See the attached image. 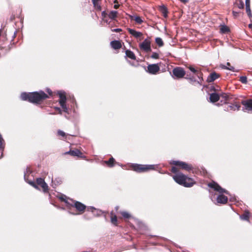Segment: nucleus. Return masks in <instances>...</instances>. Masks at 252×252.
<instances>
[{"instance_id": "nucleus-1", "label": "nucleus", "mask_w": 252, "mask_h": 252, "mask_svg": "<svg viewBox=\"0 0 252 252\" xmlns=\"http://www.w3.org/2000/svg\"><path fill=\"white\" fill-rule=\"evenodd\" d=\"M21 98L23 100H29L32 103H38L48 97L44 92H33L31 93H23L21 94Z\"/></svg>"}, {"instance_id": "nucleus-2", "label": "nucleus", "mask_w": 252, "mask_h": 252, "mask_svg": "<svg viewBox=\"0 0 252 252\" xmlns=\"http://www.w3.org/2000/svg\"><path fill=\"white\" fill-rule=\"evenodd\" d=\"M173 178L177 183L185 187H191L195 184L192 179L181 172L175 174L173 176Z\"/></svg>"}, {"instance_id": "nucleus-3", "label": "nucleus", "mask_w": 252, "mask_h": 252, "mask_svg": "<svg viewBox=\"0 0 252 252\" xmlns=\"http://www.w3.org/2000/svg\"><path fill=\"white\" fill-rule=\"evenodd\" d=\"M131 167L134 171L137 172H145L155 169L154 165L132 164Z\"/></svg>"}, {"instance_id": "nucleus-4", "label": "nucleus", "mask_w": 252, "mask_h": 252, "mask_svg": "<svg viewBox=\"0 0 252 252\" xmlns=\"http://www.w3.org/2000/svg\"><path fill=\"white\" fill-rule=\"evenodd\" d=\"M29 184L37 189H38V187H40L44 192H46L48 190V186L42 178H37L36 184L33 182H30Z\"/></svg>"}, {"instance_id": "nucleus-5", "label": "nucleus", "mask_w": 252, "mask_h": 252, "mask_svg": "<svg viewBox=\"0 0 252 252\" xmlns=\"http://www.w3.org/2000/svg\"><path fill=\"white\" fill-rule=\"evenodd\" d=\"M58 94L60 97L59 102L63 109V111L66 113L69 114L68 108L65 104L66 98L65 93L64 92L60 91L58 92Z\"/></svg>"}, {"instance_id": "nucleus-6", "label": "nucleus", "mask_w": 252, "mask_h": 252, "mask_svg": "<svg viewBox=\"0 0 252 252\" xmlns=\"http://www.w3.org/2000/svg\"><path fill=\"white\" fill-rule=\"evenodd\" d=\"M140 48L146 52L151 51V41L148 38L145 39L139 45Z\"/></svg>"}, {"instance_id": "nucleus-7", "label": "nucleus", "mask_w": 252, "mask_h": 252, "mask_svg": "<svg viewBox=\"0 0 252 252\" xmlns=\"http://www.w3.org/2000/svg\"><path fill=\"white\" fill-rule=\"evenodd\" d=\"M242 104L244 106L242 109L243 111L252 113V99L243 100Z\"/></svg>"}, {"instance_id": "nucleus-8", "label": "nucleus", "mask_w": 252, "mask_h": 252, "mask_svg": "<svg viewBox=\"0 0 252 252\" xmlns=\"http://www.w3.org/2000/svg\"><path fill=\"white\" fill-rule=\"evenodd\" d=\"M172 163L176 166L180 167L183 169H185L187 171H189L192 169V167L190 165L188 164L185 162L180 161H173Z\"/></svg>"}, {"instance_id": "nucleus-9", "label": "nucleus", "mask_w": 252, "mask_h": 252, "mask_svg": "<svg viewBox=\"0 0 252 252\" xmlns=\"http://www.w3.org/2000/svg\"><path fill=\"white\" fill-rule=\"evenodd\" d=\"M208 186L213 189L219 192L220 193H225L226 194H228V191L227 190L222 189L216 183L213 182L209 183L208 184Z\"/></svg>"}, {"instance_id": "nucleus-10", "label": "nucleus", "mask_w": 252, "mask_h": 252, "mask_svg": "<svg viewBox=\"0 0 252 252\" xmlns=\"http://www.w3.org/2000/svg\"><path fill=\"white\" fill-rule=\"evenodd\" d=\"M173 73L177 78H181L185 76L186 72L183 68L176 67L173 70Z\"/></svg>"}, {"instance_id": "nucleus-11", "label": "nucleus", "mask_w": 252, "mask_h": 252, "mask_svg": "<svg viewBox=\"0 0 252 252\" xmlns=\"http://www.w3.org/2000/svg\"><path fill=\"white\" fill-rule=\"evenodd\" d=\"M159 70V67L158 64H149L147 67V71L150 74H156Z\"/></svg>"}, {"instance_id": "nucleus-12", "label": "nucleus", "mask_w": 252, "mask_h": 252, "mask_svg": "<svg viewBox=\"0 0 252 252\" xmlns=\"http://www.w3.org/2000/svg\"><path fill=\"white\" fill-rule=\"evenodd\" d=\"M73 206L80 212V214H82L86 208V206L84 204L79 201H74Z\"/></svg>"}, {"instance_id": "nucleus-13", "label": "nucleus", "mask_w": 252, "mask_h": 252, "mask_svg": "<svg viewBox=\"0 0 252 252\" xmlns=\"http://www.w3.org/2000/svg\"><path fill=\"white\" fill-rule=\"evenodd\" d=\"M227 197L224 195L220 194L217 198V202L218 203L225 204L227 201Z\"/></svg>"}, {"instance_id": "nucleus-14", "label": "nucleus", "mask_w": 252, "mask_h": 252, "mask_svg": "<svg viewBox=\"0 0 252 252\" xmlns=\"http://www.w3.org/2000/svg\"><path fill=\"white\" fill-rule=\"evenodd\" d=\"M127 30L130 34H131L136 38L140 37L142 35V32L136 31L134 30L129 28L127 29Z\"/></svg>"}, {"instance_id": "nucleus-15", "label": "nucleus", "mask_w": 252, "mask_h": 252, "mask_svg": "<svg viewBox=\"0 0 252 252\" xmlns=\"http://www.w3.org/2000/svg\"><path fill=\"white\" fill-rule=\"evenodd\" d=\"M110 45H111V47L115 50L119 49L121 48L122 47L121 42L119 41H117V40H114V41H111L110 42Z\"/></svg>"}, {"instance_id": "nucleus-16", "label": "nucleus", "mask_w": 252, "mask_h": 252, "mask_svg": "<svg viewBox=\"0 0 252 252\" xmlns=\"http://www.w3.org/2000/svg\"><path fill=\"white\" fill-rule=\"evenodd\" d=\"M220 99L219 95L216 93H214L210 94V100L211 102L214 103L218 101Z\"/></svg>"}, {"instance_id": "nucleus-17", "label": "nucleus", "mask_w": 252, "mask_h": 252, "mask_svg": "<svg viewBox=\"0 0 252 252\" xmlns=\"http://www.w3.org/2000/svg\"><path fill=\"white\" fill-rule=\"evenodd\" d=\"M66 154H69L73 156L81 157L82 153L79 150H70L65 153Z\"/></svg>"}, {"instance_id": "nucleus-18", "label": "nucleus", "mask_w": 252, "mask_h": 252, "mask_svg": "<svg viewBox=\"0 0 252 252\" xmlns=\"http://www.w3.org/2000/svg\"><path fill=\"white\" fill-rule=\"evenodd\" d=\"M219 77V75L216 72L212 73L210 74V75L208 77L207 81L209 82H211L214 81L215 80L217 79Z\"/></svg>"}, {"instance_id": "nucleus-19", "label": "nucleus", "mask_w": 252, "mask_h": 252, "mask_svg": "<svg viewBox=\"0 0 252 252\" xmlns=\"http://www.w3.org/2000/svg\"><path fill=\"white\" fill-rule=\"evenodd\" d=\"M130 17L131 20L135 21L137 24H141L143 22L141 18L138 16H130Z\"/></svg>"}, {"instance_id": "nucleus-20", "label": "nucleus", "mask_w": 252, "mask_h": 252, "mask_svg": "<svg viewBox=\"0 0 252 252\" xmlns=\"http://www.w3.org/2000/svg\"><path fill=\"white\" fill-rule=\"evenodd\" d=\"M126 57H128L132 60H135L136 57L133 52L127 50L126 51Z\"/></svg>"}, {"instance_id": "nucleus-21", "label": "nucleus", "mask_w": 252, "mask_h": 252, "mask_svg": "<svg viewBox=\"0 0 252 252\" xmlns=\"http://www.w3.org/2000/svg\"><path fill=\"white\" fill-rule=\"evenodd\" d=\"M249 217L250 213L247 211H245L244 213L240 216L241 220H249Z\"/></svg>"}, {"instance_id": "nucleus-22", "label": "nucleus", "mask_w": 252, "mask_h": 252, "mask_svg": "<svg viewBox=\"0 0 252 252\" xmlns=\"http://www.w3.org/2000/svg\"><path fill=\"white\" fill-rule=\"evenodd\" d=\"M118 12L117 11H111L108 14V17L112 20H115L117 17Z\"/></svg>"}, {"instance_id": "nucleus-23", "label": "nucleus", "mask_w": 252, "mask_h": 252, "mask_svg": "<svg viewBox=\"0 0 252 252\" xmlns=\"http://www.w3.org/2000/svg\"><path fill=\"white\" fill-rule=\"evenodd\" d=\"M189 69L194 74H195L198 77L201 75V73L199 72V71L196 69H195L194 67H193L192 66H189L188 67Z\"/></svg>"}, {"instance_id": "nucleus-24", "label": "nucleus", "mask_w": 252, "mask_h": 252, "mask_svg": "<svg viewBox=\"0 0 252 252\" xmlns=\"http://www.w3.org/2000/svg\"><path fill=\"white\" fill-rule=\"evenodd\" d=\"M155 42L159 47H161L163 45V42L162 39L160 37H156Z\"/></svg>"}, {"instance_id": "nucleus-25", "label": "nucleus", "mask_w": 252, "mask_h": 252, "mask_svg": "<svg viewBox=\"0 0 252 252\" xmlns=\"http://www.w3.org/2000/svg\"><path fill=\"white\" fill-rule=\"evenodd\" d=\"M230 110L233 111L238 110L240 108V105L237 104H232L229 106Z\"/></svg>"}, {"instance_id": "nucleus-26", "label": "nucleus", "mask_w": 252, "mask_h": 252, "mask_svg": "<svg viewBox=\"0 0 252 252\" xmlns=\"http://www.w3.org/2000/svg\"><path fill=\"white\" fill-rule=\"evenodd\" d=\"M115 161V159L113 158H111L109 160L105 161V162L109 166V167H113V163Z\"/></svg>"}, {"instance_id": "nucleus-27", "label": "nucleus", "mask_w": 252, "mask_h": 252, "mask_svg": "<svg viewBox=\"0 0 252 252\" xmlns=\"http://www.w3.org/2000/svg\"><path fill=\"white\" fill-rule=\"evenodd\" d=\"M222 67L224 68H226L227 69H228L229 70H231V71H234V67L231 66L229 63H226V65H223Z\"/></svg>"}, {"instance_id": "nucleus-28", "label": "nucleus", "mask_w": 252, "mask_h": 252, "mask_svg": "<svg viewBox=\"0 0 252 252\" xmlns=\"http://www.w3.org/2000/svg\"><path fill=\"white\" fill-rule=\"evenodd\" d=\"M220 30V32L222 33H226L228 32H229V28L225 25H223V26H221Z\"/></svg>"}, {"instance_id": "nucleus-29", "label": "nucleus", "mask_w": 252, "mask_h": 252, "mask_svg": "<svg viewBox=\"0 0 252 252\" xmlns=\"http://www.w3.org/2000/svg\"><path fill=\"white\" fill-rule=\"evenodd\" d=\"M113 214L112 213H111V222L115 224V225H116V223H117V217L115 215L114 216H113Z\"/></svg>"}, {"instance_id": "nucleus-30", "label": "nucleus", "mask_w": 252, "mask_h": 252, "mask_svg": "<svg viewBox=\"0 0 252 252\" xmlns=\"http://www.w3.org/2000/svg\"><path fill=\"white\" fill-rule=\"evenodd\" d=\"M4 149V140L0 134V150H3Z\"/></svg>"}, {"instance_id": "nucleus-31", "label": "nucleus", "mask_w": 252, "mask_h": 252, "mask_svg": "<svg viewBox=\"0 0 252 252\" xmlns=\"http://www.w3.org/2000/svg\"><path fill=\"white\" fill-rule=\"evenodd\" d=\"M121 214L123 216V217L125 218H130V215L126 212H121Z\"/></svg>"}, {"instance_id": "nucleus-32", "label": "nucleus", "mask_w": 252, "mask_h": 252, "mask_svg": "<svg viewBox=\"0 0 252 252\" xmlns=\"http://www.w3.org/2000/svg\"><path fill=\"white\" fill-rule=\"evenodd\" d=\"M246 12H247L248 16L250 17H252V13H251V11L250 6H246Z\"/></svg>"}, {"instance_id": "nucleus-33", "label": "nucleus", "mask_w": 252, "mask_h": 252, "mask_svg": "<svg viewBox=\"0 0 252 252\" xmlns=\"http://www.w3.org/2000/svg\"><path fill=\"white\" fill-rule=\"evenodd\" d=\"M240 81L243 84H246L247 82V78L246 76H241Z\"/></svg>"}, {"instance_id": "nucleus-34", "label": "nucleus", "mask_w": 252, "mask_h": 252, "mask_svg": "<svg viewBox=\"0 0 252 252\" xmlns=\"http://www.w3.org/2000/svg\"><path fill=\"white\" fill-rule=\"evenodd\" d=\"M151 58L155 59H157L159 57L158 54L156 52H154L152 53L151 55Z\"/></svg>"}, {"instance_id": "nucleus-35", "label": "nucleus", "mask_w": 252, "mask_h": 252, "mask_svg": "<svg viewBox=\"0 0 252 252\" xmlns=\"http://www.w3.org/2000/svg\"><path fill=\"white\" fill-rule=\"evenodd\" d=\"M238 7L240 9H243L244 7V4L242 1H240L239 3H238Z\"/></svg>"}, {"instance_id": "nucleus-36", "label": "nucleus", "mask_w": 252, "mask_h": 252, "mask_svg": "<svg viewBox=\"0 0 252 252\" xmlns=\"http://www.w3.org/2000/svg\"><path fill=\"white\" fill-rule=\"evenodd\" d=\"M58 133L59 135H61L63 137H64L65 135V132L61 130H58Z\"/></svg>"}, {"instance_id": "nucleus-37", "label": "nucleus", "mask_w": 252, "mask_h": 252, "mask_svg": "<svg viewBox=\"0 0 252 252\" xmlns=\"http://www.w3.org/2000/svg\"><path fill=\"white\" fill-rule=\"evenodd\" d=\"M99 0H92V2L94 7H96L98 5V2Z\"/></svg>"}, {"instance_id": "nucleus-38", "label": "nucleus", "mask_w": 252, "mask_h": 252, "mask_svg": "<svg viewBox=\"0 0 252 252\" xmlns=\"http://www.w3.org/2000/svg\"><path fill=\"white\" fill-rule=\"evenodd\" d=\"M220 96L222 98H223L225 100H226L228 99V95L227 94H222Z\"/></svg>"}, {"instance_id": "nucleus-39", "label": "nucleus", "mask_w": 252, "mask_h": 252, "mask_svg": "<svg viewBox=\"0 0 252 252\" xmlns=\"http://www.w3.org/2000/svg\"><path fill=\"white\" fill-rule=\"evenodd\" d=\"M171 171L173 172V173H176L177 174L178 172V169H177V168L176 167H172V169H171Z\"/></svg>"}, {"instance_id": "nucleus-40", "label": "nucleus", "mask_w": 252, "mask_h": 252, "mask_svg": "<svg viewBox=\"0 0 252 252\" xmlns=\"http://www.w3.org/2000/svg\"><path fill=\"white\" fill-rule=\"evenodd\" d=\"M245 3H246V6H250V0H246Z\"/></svg>"}, {"instance_id": "nucleus-41", "label": "nucleus", "mask_w": 252, "mask_h": 252, "mask_svg": "<svg viewBox=\"0 0 252 252\" xmlns=\"http://www.w3.org/2000/svg\"><path fill=\"white\" fill-rule=\"evenodd\" d=\"M65 198H66L65 196H64V197H61V199L62 200H63L67 204H69V202H68V200L65 199Z\"/></svg>"}, {"instance_id": "nucleus-42", "label": "nucleus", "mask_w": 252, "mask_h": 252, "mask_svg": "<svg viewBox=\"0 0 252 252\" xmlns=\"http://www.w3.org/2000/svg\"><path fill=\"white\" fill-rule=\"evenodd\" d=\"M55 109L58 111L59 112V113L60 114H62V110L60 109V108L59 107H56Z\"/></svg>"}, {"instance_id": "nucleus-43", "label": "nucleus", "mask_w": 252, "mask_h": 252, "mask_svg": "<svg viewBox=\"0 0 252 252\" xmlns=\"http://www.w3.org/2000/svg\"><path fill=\"white\" fill-rule=\"evenodd\" d=\"M94 209H95L93 207H88V211L91 210V211H93V210H94Z\"/></svg>"}, {"instance_id": "nucleus-44", "label": "nucleus", "mask_w": 252, "mask_h": 252, "mask_svg": "<svg viewBox=\"0 0 252 252\" xmlns=\"http://www.w3.org/2000/svg\"><path fill=\"white\" fill-rule=\"evenodd\" d=\"M119 6H120V5H119L118 3V4H115L114 5V8L115 9H117V8H119Z\"/></svg>"}, {"instance_id": "nucleus-45", "label": "nucleus", "mask_w": 252, "mask_h": 252, "mask_svg": "<svg viewBox=\"0 0 252 252\" xmlns=\"http://www.w3.org/2000/svg\"><path fill=\"white\" fill-rule=\"evenodd\" d=\"M47 92L48 93V94H52V91L50 89H47Z\"/></svg>"}, {"instance_id": "nucleus-46", "label": "nucleus", "mask_w": 252, "mask_h": 252, "mask_svg": "<svg viewBox=\"0 0 252 252\" xmlns=\"http://www.w3.org/2000/svg\"><path fill=\"white\" fill-rule=\"evenodd\" d=\"M233 14L234 16H236L238 14V13L235 11H233Z\"/></svg>"}, {"instance_id": "nucleus-47", "label": "nucleus", "mask_w": 252, "mask_h": 252, "mask_svg": "<svg viewBox=\"0 0 252 252\" xmlns=\"http://www.w3.org/2000/svg\"><path fill=\"white\" fill-rule=\"evenodd\" d=\"M121 31V30L120 29H116L114 30V31H115V32H118V31Z\"/></svg>"}, {"instance_id": "nucleus-48", "label": "nucleus", "mask_w": 252, "mask_h": 252, "mask_svg": "<svg viewBox=\"0 0 252 252\" xmlns=\"http://www.w3.org/2000/svg\"><path fill=\"white\" fill-rule=\"evenodd\" d=\"M181 1L183 2V3H186L187 2V0H180Z\"/></svg>"}, {"instance_id": "nucleus-49", "label": "nucleus", "mask_w": 252, "mask_h": 252, "mask_svg": "<svg viewBox=\"0 0 252 252\" xmlns=\"http://www.w3.org/2000/svg\"><path fill=\"white\" fill-rule=\"evenodd\" d=\"M249 27L252 30V24H250L249 25Z\"/></svg>"}, {"instance_id": "nucleus-50", "label": "nucleus", "mask_w": 252, "mask_h": 252, "mask_svg": "<svg viewBox=\"0 0 252 252\" xmlns=\"http://www.w3.org/2000/svg\"><path fill=\"white\" fill-rule=\"evenodd\" d=\"M114 2L115 3V4H118V1L117 0H115Z\"/></svg>"}, {"instance_id": "nucleus-51", "label": "nucleus", "mask_w": 252, "mask_h": 252, "mask_svg": "<svg viewBox=\"0 0 252 252\" xmlns=\"http://www.w3.org/2000/svg\"><path fill=\"white\" fill-rule=\"evenodd\" d=\"M1 157H2V152H1Z\"/></svg>"}]
</instances>
